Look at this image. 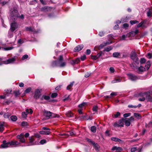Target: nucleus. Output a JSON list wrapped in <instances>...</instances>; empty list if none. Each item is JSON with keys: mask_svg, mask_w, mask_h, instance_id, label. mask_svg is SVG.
Instances as JSON below:
<instances>
[{"mask_svg": "<svg viewBox=\"0 0 152 152\" xmlns=\"http://www.w3.org/2000/svg\"><path fill=\"white\" fill-rule=\"evenodd\" d=\"M150 95H152V91L149 92L140 93L139 96L141 97L139 98L138 100L140 101H143L146 99L148 101L152 102V98Z\"/></svg>", "mask_w": 152, "mask_h": 152, "instance_id": "f257e3e1", "label": "nucleus"}, {"mask_svg": "<svg viewBox=\"0 0 152 152\" xmlns=\"http://www.w3.org/2000/svg\"><path fill=\"white\" fill-rule=\"evenodd\" d=\"M63 57L62 55H60L58 59V61H55L52 63V66H57V64L58 63L59 64V66L60 67H63L65 66L66 63L65 62H63Z\"/></svg>", "mask_w": 152, "mask_h": 152, "instance_id": "f03ea898", "label": "nucleus"}, {"mask_svg": "<svg viewBox=\"0 0 152 152\" xmlns=\"http://www.w3.org/2000/svg\"><path fill=\"white\" fill-rule=\"evenodd\" d=\"M11 18L15 20L19 17L17 10L15 8L12 9L10 10Z\"/></svg>", "mask_w": 152, "mask_h": 152, "instance_id": "7ed1b4c3", "label": "nucleus"}, {"mask_svg": "<svg viewBox=\"0 0 152 152\" xmlns=\"http://www.w3.org/2000/svg\"><path fill=\"white\" fill-rule=\"evenodd\" d=\"M124 125V118L119 120L118 122H115L113 126L114 127H123Z\"/></svg>", "mask_w": 152, "mask_h": 152, "instance_id": "20e7f679", "label": "nucleus"}, {"mask_svg": "<svg viewBox=\"0 0 152 152\" xmlns=\"http://www.w3.org/2000/svg\"><path fill=\"white\" fill-rule=\"evenodd\" d=\"M130 57L131 59L135 63L138 64V58L137 56L136 53L133 52H132L130 54Z\"/></svg>", "mask_w": 152, "mask_h": 152, "instance_id": "39448f33", "label": "nucleus"}, {"mask_svg": "<svg viewBox=\"0 0 152 152\" xmlns=\"http://www.w3.org/2000/svg\"><path fill=\"white\" fill-rule=\"evenodd\" d=\"M127 75L129 79L132 81H135L139 79L137 76L132 73L127 74Z\"/></svg>", "mask_w": 152, "mask_h": 152, "instance_id": "423d86ee", "label": "nucleus"}, {"mask_svg": "<svg viewBox=\"0 0 152 152\" xmlns=\"http://www.w3.org/2000/svg\"><path fill=\"white\" fill-rule=\"evenodd\" d=\"M17 58V57H16L14 56L11 58L9 59L6 61H4L3 62L6 64H12L15 62Z\"/></svg>", "mask_w": 152, "mask_h": 152, "instance_id": "0eeeda50", "label": "nucleus"}, {"mask_svg": "<svg viewBox=\"0 0 152 152\" xmlns=\"http://www.w3.org/2000/svg\"><path fill=\"white\" fill-rule=\"evenodd\" d=\"M139 33V31L138 29H136L135 31H132L127 34V37H132L134 36L136 34Z\"/></svg>", "mask_w": 152, "mask_h": 152, "instance_id": "6e6552de", "label": "nucleus"}, {"mask_svg": "<svg viewBox=\"0 0 152 152\" xmlns=\"http://www.w3.org/2000/svg\"><path fill=\"white\" fill-rule=\"evenodd\" d=\"M18 27V24L15 22H13L11 24L10 30L11 31L13 32Z\"/></svg>", "mask_w": 152, "mask_h": 152, "instance_id": "1a4fd4ad", "label": "nucleus"}, {"mask_svg": "<svg viewBox=\"0 0 152 152\" xmlns=\"http://www.w3.org/2000/svg\"><path fill=\"white\" fill-rule=\"evenodd\" d=\"M40 90L39 89H37L35 91L34 98L35 99H38L40 96Z\"/></svg>", "mask_w": 152, "mask_h": 152, "instance_id": "9d476101", "label": "nucleus"}, {"mask_svg": "<svg viewBox=\"0 0 152 152\" xmlns=\"http://www.w3.org/2000/svg\"><path fill=\"white\" fill-rule=\"evenodd\" d=\"M2 148H5L10 147L9 142H7L6 140H4L3 142V143L1 145Z\"/></svg>", "mask_w": 152, "mask_h": 152, "instance_id": "9b49d317", "label": "nucleus"}, {"mask_svg": "<svg viewBox=\"0 0 152 152\" xmlns=\"http://www.w3.org/2000/svg\"><path fill=\"white\" fill-rule=\"evenodd\" d=\"M29 142L28 143L27 146L34 145H35V143L34 142V139L33 136H31L29 137Z\"/></svg>", "mask_w": 152, "mask_h": 152, "instance_id": "f8f14e48", "label": "nucleus"}, {"mask_svg": "<svg viewBox=\"0 0 152 152\" xmlns=\"http://www.w3.org/2000/svg\"><path fill=\"white\" fill-rule=\"evenodd\" d=\"M83 48V45H79L77 46L74 49L75 52H79Z\"/></svg>", "mask_w": 152, "mask_h": 152, "instance_id": "ddd939ff", "label": "nucleus"}, {"mask_svg": "<svg viewBox=\"0 0 152 152\" xmlns=\"http://www.w3.org/2000/svg\"><path fill=\"white\" fill-rule=\"evenodd\" d=\"M102 54V52H100L96 56H91V58L92 59L96 60L101 56Z\"/></svg>", "mask_w": 152, "mask_h": 152, "instance_id": "4468645a", "label": "nucleus"}, {"mask_svg": "<svg viewBox=\"0 0 152 152\" xmlns=\"http://www.w3.org/2000/svg\"><path fill=\"white\" fill-rule=\"evenodd\" d=\"M57 115L50 111H48V118H52L57 117Z\"/></svg>", "mask_w": 152, "mask_h": 152, "instance_id": "2eb2a0df", "label": "nucleus"}, {"mask_svg": "<svg viewBox=\"0 0 152 152\" xmlns=\"http://www.w3.org/2000/svg\"><path fill=\"white\" fill-rule=\"evenodd\" d=\"M11 92L12 90L10 89L5 90L4 92V94L6 95L7 97L9 96L12 94Z\"/></svg>", "mask_w": 152, "mask_h": 152, "instance_id": "dca6fc26", "label": "nucleus"}, {"mask_svg": "<svg viewBox=\"0 0 152 152\" xmlns=\"http://www.w3.org/2000/svg\"><path fill=\"white\" fill-rule=\"evenodd\" d=\"M10 147L13 145H17L20 144L19 142L16 141H12L9 142Z\"/></svg>", "mask_w": 152, "mask_h": 152, "instance_id": "f3484780", "label": "nucleus"}, {"mask_svg": "<svg viewBox=\"0 0 152 152\" xmlns=\"http://www.w3.org/2000/svg\"><path fill=\"white\" fill-rule=\"evenodd\" d=\"M112 150L113 151L116 150L118 151H120L122 150V148L120 147H117L115 146L112 148Z\"/></svg>", "mask_w": 152, "mask_h": 152, "instance_id": "a211bd4d", "label": "nucleus"}, {"mask_svg": "<svg viewBox=\"0 0 152 152\" xmlns=\"http://www.w3.org/2000/svg\"><path fill=\"white\" fill-rule=\"evenodd\" d=\"M124 123H125V125L127 126H129L131 124V122L129 121L127 118H124Z\"/></svg>", "mask_w": 152, "mask_h": 152, "instance_id": "6ab92c4d", "label": "nucleus"}, {"mask_svg": "<svg viewBox=\"0 0 152 152\" xmlns=\"http://www.w3.org/2000/svg\"><path fill=\"white\" fill-rule=\"evenodd\" d=\"M111 140L114 141L118 142L120 143L123 142L122 140L121 139L115 137H112L111 138Z\"/></svg>", "mask_w": 152, "mask_h": 152, "instance_id": "aec40b11", "label": "nucleus"}, {"mask_svg": "<svg viewBox=\"0 0 152 152\" xmlns=\"http://www.w3.org/2000/svg\"><path fill=\"white\" fill-rule=\"evenodd\" d=\"M86 140L89 142H91L92 144L96 148H97L98 144L96 143H95L94 142L92 141L91 140L87 138L86 139Z\"/></svg>", "mask_w": 152, "mask_h": 152, "instance_id": "412c9836", "label": "nucleus"}, {"mask_svg": "<svg viewBox=\"0 0 152 152\" xmlns=\"http://www.w3.org/2000/svg\"><path fill=\"white\" fill-rule=\"evenodd\" d=\"M151 65L150 61H148L145 66V67L144 68L145 69L148 70L149 68Z\"/></svg>", "mask_w": 152, "mask_h": 152, "instance_id": "4be33fe9", "label": "nucleus"}, {"mask_svg": "<svg viewBox=\"0 0 152 152\" xmlns=\"http://www.w3.org/2000/svg\"><path fill=\"white\" fill-rule=\"evenodd\" d=\"M74 83V82L73 81L71 83H70V84L68 85L66 87V89L67 90H69L70 91H71L70 90V89L72 88V87Z\"/></svg>", "mask_w": 152, "mask_h": 152, "instance_id": "5701e85b", "label": "nucleus"}, {"mask_svg": "<svg viewBox=\"0 0 152 152\" xmlns=\"http://www.w3.org/2000/svg\"><path fill=\"white\" fill-rule=\"evenodd\" d=\"M4 123H0V131L2 132L4 130Z\"/></svg>", "mask_w": 152, "mask_h": 152, "instance_id": "b1692460", "label": "nucleus"}, {"mask_svg": "<svg viewBox=\"0 0 152 152\" xmlns=\"http://www.w3.org/2000/svg\"><path fill=\"white\" fill-rule=\"evenodd\" d=\"M80 59L79 58H77L75 60H72V63L74 64H76L80 62Z\"/></svg>", "mask_w": 152, "mask_h": 152, "instance_id": "393cba45", "label": "nucleus"}, {"mask_svg": "<svg viewBox=\"0 0 152 152\" xmlns=\"http://www.w3.org/2000/svg\"><path fill=\"white\" fill-rule=\"evenodd\" d=\"M66 115L67 117L69 118L72 117L73 115V113H72L70 111H68L67 113H66Z\"/></svg>", "mask_w": 152, "mask_h": 152, "instance_id": "a878e982", "label": "nucleus"}, {"mask_svg": "<svg viewBox=\"0 0 152 152\" xmlns=\"http://www.w3.org/2000/svg\"><path fill=\"white\" fill-rule=\"evenodd\" d=\"M113 56L114 57H119L120 56V53L118 52H115L113 54Z\"/></svg>", "mask_w": 152, "mask_h": 152, "instance_id": "bb28decb", "label": "nucleus"}, {"mask_svg": "<svg viewBox=\"0 0 152 152\" xmlns=\"http://www.w3.org/2000/svg\"><path fill=\"white\" fill-rule=\"evenodd\" d=\"M12 101L10 100H5L3 102V104H9Z\"/></svg>", "mask_w": 152, "mask_h": 152, "instance_id": "cd10ccee", "label": "nucleus"}, {"mask_svg": "<svg viewBox=\"0 0 152 152\" xmlns=\"http://www.w3.org/2000/svg\"><path fill=\"white\" fill-rule=\"evenodd\" d=\"M147 15L148 17L152 16V9H150L147 13Z\"/></svg>", "mask_w": 152, "mask_h": 152, "instance_id": "c85d7f7f", "label": "nucleus"}, {"mask_svg": "<svg viewBox=\"0 0 152 152\" xmlns=\"http://www.w3.org/2000/svg\"><path fill=\"white\" fill-rule=\"evenodd\" d=\"M26 113L27 114L29 113L31 114L33 113L32 110L31 108H30L29 109H26Z\"/></svg>", "mask_w": 152, "mask_h": 152, "instance_id": "c756f323", "label": "nucleus"}, {"mask_svg": "<svg viewBox=\"0 0 152 152\" xmlns=\"http://www.w3.org/2000/svg\"><path fill=\"white\" fill-rule=\"evenodd\" d=\"M48 7L47 6H45L42 7L41 8V10L42 12H46L47 11Z\"/></svg>", "mask_w": 152, "mask_h": 152, "instance_id": "7c9ffc66", "label": "nucleus"}, {"mask_svg": "<svg viewBox=\"0 0 152 152\" xmlns=\"http://www.w3.org/2000/svg\"><path fill=\"white\" fill-rule=\"evenodd\" d=\"M145 70L144 67L142 66H140L138 68V70L139 72L144 71Z\"/></svg>", "mask_w": 152, "mask_h": 152, "instance_id": "2f4dec72", "label": "nucleus"}, {"mask_svg": "<svg viewBox=\"0 0 152 152\" xmlns=\"http://www.w3.org/2000/svg\"><path fill=\"white\" fill-rule=\"evenodd\" d=\"M11 120L13 121H16L17 120V117L15 115H12L10 117Z\"/></svg>", "mask_w": 152, "mask_h": 152, "instance_id": "473e14b6", "label": "nucleus"}, {"mask_svg": "<svg viewBox=\"0 0 152 152\" xmlns=\"http://www.w3.org/2000/svg\"><path fill=\"white\" fill-rule=\"evenodd\" d=\"M31 90V87H29L27 88L24 91V94H27L30 92Z\"/></svg>", "mask_w": 152, "mask_h": 152, "instance_id": "72a5a7b5", "label": "nucleus"}, {"mask_svg": "<svg viewBox=\"0 0 152 152\" xmlns=\"http://www.w3.org/2000/svg\"><path fill=\"white\" fill-rule=\"evenodd\" d=\"M121 81V79H115L112 81V83H115L117 82H119Z\"/></svg>", "mask_w": 152, "mask_h": 152, "instance_id": "f704fd0d", "label": "nucleus"}, {"mask_svg": "<svg viewBox=\"0 0 152 152\" xmlns=\"http://www.w3.org/2000/svg\"><path fill=\"white\" fill-rule=\"evenodd\" d=\"M13 32L11 31H9L8 34V37L10 38H11L13 37Z\"/></svg>", "mask_w": 152, "mask_h": 152, "instance_id": "c9c22d12", "label": "nucleus"}, {"mask_svg": "<svg viewBox=\"0 0 152 152\" xmlns=\"http://www.w3.org/2000/svg\"><path fill=\"white\" fill-rule=\"evenodd\" d=\"M26 31H33V28L31 27H26Z\"/></svg>", "mask_w": 152, "mask_h": 152, "instance_id": "e433bc0d", "label": "nucleus"}, {"mask_svg": "<svg viewBox=\"0 0 152 152\" xmlns=\"http://www.w3.org/2000/svg\"><path fill=\"white\" fill-rule=\"evenodd\" d=\"M91 131L93 132H96V128L95 126H93L91 127Z\"/></svg>", "mask_w": 152, "mask_h": 152, "instance_id": "4c0bfd02", "label": "nucleus"}, {"mask_svg": "<svg viewBox=\"0 0 152 152\" xmlns=\"http://www.w3.org/2000/svg\"><path fill=\"white\" fill-rule=\"evenodd\" d=\"M39 133L42 134H48V131H40Z\"/></svg>", "mask_w": 152, "mask_h": 152, "instance_id": "58836bf2", "label": "nucleus"}, {"mask_svg": "<svg viewBox=\"0 0 152 152\" xmlns=\"http://www.w3.org/2000/svg\"><path fill=\"white\" fill-rule=\"evenodd\" d=\"M58 95V94L56 93H52L51 95V97L52 98H56Z\"/></svg>", "mask_w": 152, "mask_h": 152, "instance_id": "ea45409f", "label": "nucleus"}, {"mask_svg": "<svg viewBox=\"0 0 152 152\" xmlns=\"http://www.w3.org/2000/svg\"><path fill=\"white\" fill-rule=\"evenodd\" d=\"M24 134L23 133H21L20 135H18L17 137L18 139H20V138H23L24 137Z\"/></svg>", "mask_w": 152, "mask_h": 152, "instance_id": "a19ab883", "label": "nucleus"}, {"mask_svg": "<svg viewBox=\"0 0 152 152\" xmlns=\"http://www.w3.org/2000/svg\"><path fill=\"white\" fill-rule=\"evenodd\" d=\"M15 96L17 97L18 95L20 94L19 91H15L14 92Z\"/></svg>", "mask_w": 152, "mask_h": 152, "instance_id": "79ce46f5", "label": "nucleus"}, {"mask_svg": "<svg viewBox=\"0 0 152 152\" xmlns=\"http://www.w3.org/2000/svg\"><path fill=\"white\" fill-rule=\"evenodd\" d=\"M138 22L137 20H131L130 21V23H131V24L132 25L137 23H138Z\"/></svg>", "mask_w": 152, "mask_h": 152, "instance_id": "37998d69", "label": "nucleus"}, {"mask_svg": "<svg viewBox=\"0 0 152 152\" xmlns=\"http://www.w3.org/2000/svg\"><path fill=\"white\" fill-rule=\"evenodd\" d=\"M22 116L23 118H25L27 117V114L25 112H23L22 113Z\"/></svg>", "mask_w": 152, "mask_h": 152, "instance_id": "c03bdc74", "label": "nucleus"}, {"mask_svg": "<svg viewBox=\"0 0 152 152\" xmlns=\"http://www.w3.org/2000/svg\"><path fill=\"white\" fill-rule=\"evenodd\" d=\"M146 62V60L144 58H141L140 60V63L141 64L145 63Z\"/></svg>", "mask_w": 152, "mask_h": 152, "instance_id": "a18cd8bd", "label": "nucleus"}, {"mask_svg": "<svg viewBox=\"0 0 152 152\" xmlns=\"http://www.w3.org/2000/svg\"><path fill=\"white\" fill-rule=\"evenodd\" d=\"M98 109V107L96 106H94L93 107L92 110H93L95 112H96L97 111Z\"/></svg>", "mask_w": 152, "mask_h": 152, "instance_id": "49530a36", "label": "nucleus"}, {"mask_svg": "<svg viewBox=\"0 0 152 152\" xmlns=\"http://www.w3.org/2000/svg\"><path fill=\"white\" fill-rule=\"evenodd\" d=\"M13 48L12 47H7V48H3V49L4 50H12V49Z\"/></svg>", "mask_w": 152, "mask_h": 152, "instance_id": "de8ad7c7", "label": "nucleus"}, {"mask_svg": "<svg viewBox=\"0 0 152 152\" xmlns=\"http://www.w3.org/2000/svg\"><path fill=\"white\" fill-rule=\"evenodd\" d=\"M47 142V141L44 139L42 140H41L40 142V143L41 144H43L45 143H46Z\"/></svg>", "mask_w": 152, "mask_h": 152, "instance_id": "09e8293b", "label": "nucleus"}, {"mask_svg": "<svg viewBox=\"0 0 152 152\" xmlns=\"http://www.w3.org/2000/svg\"><path fill=\"white\" fill-rule=\"evenodd\" d=\"M19 139L20 140V141L22 143H25L26 142L25 140L24 137L20 138V139Z\"/></svg>", "mask_w": 152, "mask_h": 152, "instance_id": "8fccbe9b", "label": "nucleus"}, {"mask_svg": "<svg viewBox=\"0 0 152 152\" xmlns=\"http://www.w3.org/2000/svg\"><path fill=\"white\" fill-rule=\"evenodd\" d=\"M144 23V21H142L140 23H139L137 25V27L138 28L140 27H141L143 24Z\"/></svg>", "mask_w": 152, "mask_h": 152, "instance_id": "3c124183", "label": "nucleus"}, {"mask_svg": "<svg viewBox=\"0 0 152 152\" xmlns=\"http://www.w3.org/2000/svg\"><path fill=\"white\" fill-rule=\"evenodd\" d=\"M28 57V56L27 55H25L23 56L22 58V59L24 60L25 59L27 58Z\"/></svg>", "mask_w": 152, "mask_h": 152, "instance_id": "603ef678", "label": "nucleus"}, {"mask_svg": "<svg viewBox=\"0 0 152 152\" xmlns=\"http://www.w3.org/2000/svg\"><path fill=\"white\" fill-rule=\"evenodd\" d=\"M4 116L5 118H7L10 116V115L8 113H7L4 114Z\"/></svg>", "mask_w": 152, "mask_h": 152, "instance_id": "864d4df0", "label": "nucleus"}, {"mask_svg": "<svg viewBox=\"0 0 152 152\" xmlns=\"http://www.w3.org/2000/svg\"><path fill=\"white\" fill-rule=\"evenodd\" d=\"M34 136L37 138H39L41 137L40 134L38 133L34 134Z\"/></svg>", "mask_w": 152, "mask_h": 152, "instance_id": "5fc2aeb1", "label": "nucleus"}, {"mask_svg": "<svg viewBox=\"0 0 152 152\" xmlns=\"http://www.w3.org/2000/svg\"><path fill=\"white\" fill-rule=\"evenodd\" d=\"M111 42H106V43H104V45H100V47H103V46H106L107 45H108L109 44H110V43H111Z\"/></svg>", "mask_w": 152, "mask_h": 152, "instance_id": "6e6d98bb", "label": "nucleus"}, {"mask_svg": "<svg viewBox=\"0 0 152 152\" xmlns=\"http://www.w3.org/2000/svg\"><path fill=\"white\" fill-rule=\"evenodd\" d=\"M112 49V48L111 47H107V48H106L105 49V50L107 51L108 52V51H110V50H111Z\"/></svg>", "mask_w": 152, "mask_h": 152, "instance_id": "4d7b16f0", "label": "nucleus"}, {"mask_svg": "<svg viewBox=\"0 0 152 152\" xmlns=\"http://www.w3.org/2000/svg\"><path fill=\"white\" fill-rule=\"evenodd\" d=\"M27 125V123L25 121H23L21 123V125L22 126H25Z\"/></svg>", "mask_w": 152, "mask_h": 152, "instance_id": "13d9d810", "label": "nucleus"}, {"mask_svg": "<svg viewBox=\"0 0 152 152\" xmlns=\"http://www.w3.org/2000/svg\"><path fill=\"white\" fill-rule=\"evenodd\" d=\"M127 37V34L126 35H123L121 37V39L122 40H125V38Z\"/></svg>", "mask_w": 152, "mask_h": 152, "instance_id": "bf43d9fd", "label": "nucleus"}, {"mask_svg": "<svg viewBox=\"0 0 152 152\" xmlns=\"http://www.w3.org/2000/svg\"><path fill=\"white\" fill-rule=\"evenodd\" d=\"M137 148L136 147H133L131 148V152H134L136 151Z\"/></svg>", "mask_w": 152, "mask_h": 152, "instance_id": "052dcab7", "label": "nucleus"}, {"mask_svg": "<svg viewBox=\"0 0 152 152\" xmlns=\"http://www.w3.org/2000/svg\"><path fill=\"white\" fill-rule=\"evenodd\" d=\"M86 58V56L85 55H84L83 56H81L80 57V59L82 61L84 60Z\"/></svg>", "mask_w": 152, "mask_h": 152, "instance_id": "680f3d73", "label": "nucleus"}, {"mask_svg": "<svg viewBox=\"0 0 152 152\" xmlns=\"http://www.w3.org/2000/svg\"><path fill=\"white\" fill-rule=\"evenodd\" d=\"M91 73L90 72H87L86 73L85 75V77H89L91 75Z\"/></svg>", "mask_w": 152, "mask_h": 152, "instance_id": "e2e57ef3", "label": "nucleus"}, {"mask_svg": "<svg viewBox=\"0 0 152 152\" xmlns=\"http://www.w3.org/2000/svg\"><path fill=\"white\" fill-rule=\"evenodd\" d=\"M120 113L119 112H117L116 114L114 115V117L115 118H117L119 115H120Z\"/></svg>", "mask_w": 152, "mask_h": 152, "instance_id": "0e129e2a", "label": "nucleus"}, {"mask_svg": "<svg viewBox=\"0 0 152 152\" xmlns=\"http://www.w3.org/2000/svg\"><path fill=\"white\" fill-rule=\"evenodd\" d=\"M129 26V24L127 23H125L123 25V28H127Z\"/></svg>", "mask_w": 152, "mask_h": 152, "instance_id": "69168bd1", "label": "nucleus"}, {"mask_svg": "<svg viewBox=\"0 0 152 152\" xmlns=\"http://www.w3.org/2000/svg\"><path fill=\"white\" fill-rule=\"evenodd\" d=\"M130 115V113H126L124 114V117H127L129 116Z\"/></svg>", "mask_w": 152, "mask_h": 152, "instance_id": "338daca9", "label": "nucleus"}, {"mask_svg": "<svg viewBox=\"0 0 152 152\" xmlns=\"http://www.w3.org/2000/svg\"><path fill=\"white\" fill-rule=\"evenodd\" d=\"M85 104V103H83L81 104H80L79 105L78 107L80 108H82L83 107Z\"/></svg>", "mask_w": 152, "mask_h": 152, "instance_id": "774afa93", "label": "nucleus"}]
</instances>
